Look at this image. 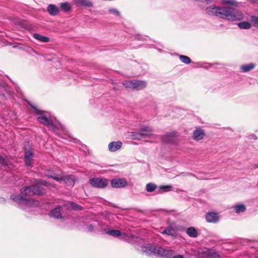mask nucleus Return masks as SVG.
Here are the masks:
<instances>
[{
    "instance_id": "nucleus-1",
    "label": "nucleus",
    "mask_w": 258,
    "mask_h": 258,
    "mask_svg": "<svg viewBox=\"0 0 258 258\" xmlns=\"http://www.w3.org/2000/svg\"><path fill=\"white\" fill-rule=\"evenodd\" d=\"M39 185L49 187L51 184L44 180H39L37 181L35 185L27 186L21 191L20 195H12L11 199L15 202H23L25 205L30 206L31 200L30 198L34 195H41L43 192L40 189Z\"/></svg>"
},
{
    "instance_id": "nucleus-2",
    "label": "nucleus",
    "mask_w": 258,
    "mask_h": 258,
    "mask_svg": "<svg viewBox=\"0 0 258 258\" xmlns=\"http://www.w3.org/2000/svg\"><path fill=\"white\" fill-rule=\"evenodd\" d=\"M238 3L234 0H227V20L231 21L241 20L243 19L242 14L236 9Z\"/></svg>"
},
{
    "instance_id": "nucleus-3",
    "label": "nucleus",
    "mask_w": 258,
    "mask_h": 258,
    "mask_svg": "<svg viewBox=\"0 0 258 258\" xmlns=\"http://www.w3.org/2000/svg\"><path fill=\"white\" fill-rule=\"evenodd\" d=\"M36 113L37 114H40V116L37 118L39 122L43 124L44 125L49 126L50 129H51L56 134H58V131H59L60 128H61L62 130L63 129L61 125H60L59 126H58L54 124L51 119L48 118L46 114L44 112L37 110L36 111Z\"/></svg>"
},
{
    "instance_id": "nucleus-4",
    "label": "nucleus",
    "mask_w": 258,
    "mask_h": 258,
    "mask_svg": "<svg viewBox=\"0 0 258 258\" xmlns=\"http://www.w3.org/2000/svg\"><path fill=\"white\" fill-rule=\"evenodd\" d=\"M143 251L147 254H151L158 255L161 256H167L172 254V251L169 249H165L161 247H154L153 246L148 245L144 247Z\"/></svg>"
},
{
    "instance_id": "nucleus-5",
    "label": "nucleus",
    "mask_w": 258,
    "mask_h": 258,
    "mask_svg": "<svg viewBox=\"0 0 258 258\" xmlns=\"http://www.w3.org/2000/svg\"><path fill=\"white\" fill-rule=\"evenodd\" d=\"M153 131L151 127L145 126L142 127L139 132L133 133L132 137L134 139L140 140L151 136Z\"/></svg>"
},
{
    "instance_id": "nucleus-6",
    "label": "nucleus",
    "mask_w": 258,
    "mask_h": 258,
    "mask_svg": "<svg viewBox=\"0 0 258 258\" xmlns=\"http://www.w3.org/2000/svg\"><path fill=\"white\" fill-rule=\"evenodd\" d=\"M90 183L95 187L104 188L108 185V181L103 178H92L90 179Z\"/></svg>"
},
{
    "instance_id": "nucleus-7",
    "label": "nucleus",
    "mask_w": 258,
    "mask_h": 258,
    "mask_svg": "<svg viewBox=\"0 0 258 258\" xmlns=\"http://www.w3.org/2000/svg\"><path fill=\"white\" fill-rule=\"evenodd\" d=\"M48 178H52L57 181H63L66 183L71 184L74 183V179L72 175H58L53 176L51 175H46Z\"/></svg>"
},
{
    "instance_id": "nucleus-8",
    "label": "nucleus",
    "mask_w": 258,
    "mask_h": 258,
    "mask_svg": "<svg viewBox=\"0 0 258 258\" xmlns=\"http://www.w3.org/2000/svg\"><path fill=\"white\" fill-rule=\"evenodd\" d=\"M111 185L115 188L124 187L127 185V182L124 178L113 179L111 181Z\"/></svg>"
},
{
    "instance_id": "nucleus-9",
    "label": "nucleus",
    "mask_w": 258,
    "mask_h": 258,
    "mask_svg": "<svg viewBox=\"0 0 258 258\" xmlns=\"http://www.w3.org/2000/svg\"><path fill=\"white\" fill-rule=\"evenodd\" d=\"M205 217L206 221L209 223H217L220 219L219 214L214 212H208Z\"/></svg>"
},
{
    "instance_id": "nucleus-10",
    "label": "nucleus",
    "mask_w": 258,
    "mask_h": 258,
    "mask_svg": "<svg viewBox=\"0 0 258 258\" xmlns=\"http://www.w3.org/2000/svg\"><path fill=\"white\" fill-rule=\"evenodd\" d=\"M122 143L120 141H113L110 142L108 146V149L110 152H115L119 150L122 146Z\"/></svg>"
},
{
    "instance_id": "nucleus-11",
    "label": "nucleus",
    "mask_w": 258,
    "mask_h": 258,
    "mask_svg": "<svg viewBox=\"0 0 258 258\" xmlns=\"http://www.w3.org/2000/svg\"><path fill=\"white\" fill-rule=\"evenodd\" d=\"M74 2L78 7H93V3L90 0H74Z\"/></svg>"
},
{
    "instance_id": "nucleus-12",
    "label": "nucleus",
    "mask_w": 258,
    "mask_h": 258,
    "mask_svg": "<svg viewBox=\"0 0 258 258\" xmlns=\"http://www.w3.org/2000/svg\"><path fill=\"white\" fill-rule=\"evenodd\" d=\"M133 89L140 90L143 89L146 87V83L144 81L133 80Z\"/></svg>"
},
{
    "instance_id": "nucleus-13",
    "label": "nucleus",
    "mask_w": 258,
    "mask_h": 258,
    "mask_svg": "<svg viewBox=\"0 0 258 258\" xmlns=\"http://www.w3.org/2000/svg\"><path fill=\"white\" fill-rule=\"evenodd\" d=\"M160 232L163 234H166L167 235H170L172 237H176L177 235V233L176 230L172 227V226L170 225L164 229L162 231H160Z\"/></svg>"
},
{
    "instance_id": "nucleus-14",
    "label": "nucleus",
    "mask_w": 258,
    "mask_h": 258,
    "mask_svg": "<svg viewBox=\"0 0 258 258\" xmlns=\"http://www.w3.org/2000/svg\"><path fill=\"white\" fill-rule=\"evenodd\" d=\"M205 136L204 131L201 128H197L193 133V139L196 141H199L203 139Z\"/></svg>"
},
{
    "instance_id": "nucleus-15",
    "label": "nucleus",
    "mask_w": 258,
    "mask_h": 258,
    "mask_svg": "<svg viewBox=\"0 0 258 258\" xmlns=\"http://www.w3.org/2000/svg\"><path fill=\"white\" fill-rule=\"evenodd\" d=\"M47 11L50 15L55 16L59 13V10L54 5L50 4L48 6Z\"/></svg>"
},
{
    "instance_id": "nucleus-16",
    "label": "nucleus",
    "mask_w": 258,
    "mask_h": 258,
    "mask_svg": "<svg viewBox=\"0 0 258 258\" xmlns=\"http://www.w3.org/2000/svg\"><path fill=\"white\" fill-rule=\"evenodd\" d=\"M175 134L173 133H169L164 135L162 140L164 143H171L174 139Z\"/></svg>"
},
{
    "instance_id": "nucleus-17",
    "label": "nucleus",
    "mask_w": 258,
    "mask_h": 258,
    "mask_svg": "<svg viewBox=\"0 0 258 258\" xmlns=\"http://www.w3.org/2000/svg\"><path fill=\"white\" fill-rule=\"evenodd\" d=\"M33 157L32 152L30 150L27 151L25 152V164L27 166H31V160Z\"/></svg>"
},
{
    "instance_id": "nucleus-18",
    "label": "nucleus",
    "mask_w": 258,
    "mask_h": 258,
    "mask_svg": "<svg viewBox=\"0 0 258 258\" xmlns=\"http://www.w3.org/2000/svg\"><path fill=\"white\" fill-rule=\"evenodd\" d=\"M255 64L250 63L241 66L240 67V69L241 72L243 73H246L253 70L255 68Z\"/></svg>"
},
{
    "instance_id": "nucleus-19",
    "label": "nucleus",
    "mask_w": 258,
    "mask_h": 258,
    "mask_svg": "<svg viewBox=\"0 0 258 258\" xmlns=\"http://www.w3.org/2000/svg\"><path fill=\"white\" fill-rule=\"evenodd\" d=\"M49 216L56 219L61 218L60 208L58 207L52 210L50 212Z\"/></svg>"
},
{
    "instance_id": "nucleus-20",
    "label": "nucleus",
    "mask_w": 258,
    "mask_h": 258,
    "mask_svg": "<svg viewBox=\"0 0 258 258\" xmlns=\"http://www.w3.org/2000/svg\"><path fill=\"white\" fill-rule=\"evenodd\" d=\"M215 16L219 17L221 18H226V8L224 7H217L216 14Z\"/></svg>"
},
{
    "instance_id": "nucleus-21",
    "label": "nucleus",
    "mask_w": 258,
    "mask_h": 258,
    "mask_svg": "<svg viewBox=\"0 0 258 258\" xmlns=\"http://www.w3.org/2000/svg\"><path fill=\"white\" fill-rule=\"evenodd\" d=\"M217 7H215L214 5H212L210 7H207L205 11L207 14L210 16H215L216 14Z\"/></svg>"
},
{
    "instance_id": "nucleus-22",
    "label": "nucleus",
    "mask_w": 258,
    "mask_h": 258,
    "mask_svg": "<svg viewBox=\"0 0 258 258\" xmlns=\"http://www.w3.org/2000/svg\"><path fill=\"white\" fill-rule=\"evenodd\" d=\"M186 233L191 237H197L198 236V232L197 230L193 227H190L187 228Z\"/></svg>"
},
{
    "instance_id": "nucleus-23",
    "label": "nucleus",
    "mask_w": 258,
    "mask_h": 258,
    "mask_svg": "<svg viewBox=\"0 0 258 258\" xmlns=\"http://www.w3.org/2000/svg\"><path fill=\"white\" fill-rule=\"evenodd\" d=\"M33 37L41 42H47L49 40V38L46 36H42L37 33H35L33 34Z\"/></svg>"
},
{
    "instance_id": "nucleus-24",
    "label": "nucleus",
    "mask_w": 258,
    "mask_h": 258,
    "mask_svg": "<svg viewBox=\"0 0 258 258\" xmlns=\"http://www.w3.org/2000/svg\"><path fill=\"white\" fill-rule=\"evenodd\" d=\"M238 26L242 29H249L251 28L252 25L248 22L243 21L239 23Z\"/></svg>"
},
{
    "instance_id": "nucleus-25",
    "label": "nucleus",
    "mask_w": 258,
    "mask_h": 258,
    "mask_svg": "<svg viewBox=\"0 0 258 258\" xmlns=\"http://www.w3.org/2000/svg\"><path fill=\"white\" fill-rule=\"evenodd\" d=\"M171 186L170 185H162L159 187L158 191V194H162L164 192L168 191L170 190Z\"/></svg>"
},
{
    "instance_id": "nucleus-26",
    "label": "nucleus",
    "mask_w": 258,
    "mask_h": 258,
    "mask_svg": "<svg viewBox=\"0 0 258 258\" xmlns=\"http://www.w3.org/2000/svg\"><path fill=\"white\" fill-rule=\"evenodd\" d=\"M60 7L62 10L65 12H68L71 10V6L68 3H61L60 4Z\"/></svg>"
},
{
    "instance_id": "nucleus-27",
    "label": "nucleus",
    "mask_w": 258,
    "mask_h": 258,
    "mask_svg": "<svg viewBox=\"0 0 258 258\" xmlns=\"http://www.w3.org/2000/svg\"><path fill=\"white\" fill-rule=\"evenodd\" d=\"M157 188L156 185L152 183H149L146 185V189L148 192H151Z\"/></svg>"
},
{
    "instance_id": "nucleus-28",
    "label": "nucleus",
    "mask_w": 258,
    "mask_h": 258,
    "mask_svg": "<svg viewBox=\"0 0 258 258\" xmlns=\"http://www.w3.org/2000/svg\"><path fill=\"white\" fill-rule=\"evenodd\" d=\"M207 253L210 257L216 258L219 256V254L214 249H208Z\"/></svg>"
},
{
    "instance_id": "nucleus-29",
    "label": "nucleus",
    "mask_w": 258,
    "mask_h": 258,
    "mask_svg": "<svg viewBox=\"0 0 258 258\" xmlns=\"http://www.w3.org/2000/svg\"><path fill=\"white\" fill-rule=\"evenodd\" d=\"M106 233L114 237H118L121 235V232L118 230H111L106 232Z\"/></svg>"
},
{
    "instance_id": "nucleus-30",
    "label": "nucleus",
    "mask_w": 258,
    "mask_h": 258,
    "mask_svg": "<svg viewBox=\"0 0 258 258\" xmlns=\"http://www.w3.org/2000/svg\"><path fill=\"white\" fill-rule=\"evenodd\" d=\"M234 208L236 213H237L243 212L245 211L246 209L245 206L243 204L236 205Z\"/></svg>"
},
{
    "instance_id": "nucleus-31",
    "label": "nucleus",
    "mask_w": 258,
    "mask_h": 258,
    "mask_svg": "<svg viewBox=\"0 0 258 258\" xmlns=\"http://www.w3.org/2000/svg\"><path fill=\"white\" fill-rule=\"evenodd\" d=\"M122 85L124 87H125L126 88H130L133 89V80H126L122 82Z\"/></svg>"
},
{
    "instance_id": "nucleus-32",
    "label": "nucleus",
    "mask_w": 258,
    "mask_h": 258,
    "mask_svg": "<svg viewBox=\"0 0 258 258\" xmlns=\"http://www.w3.org/2000/svg\"><path fill=\"white\" fill-rule=\"evenodd\" d=\"M179 58L181 62L185 64H189L191 62L190 58L185 55H181L179 56Z\"/></svg>"
},
{
    "instance_id": "nucleus-33",
    "label": "nucleus",
    "mask_w": 258,
    "mask_h": 258,
    "mask_svg": "<svg viewBox=\"0 0 258 258\" xmlns=\"http://www.w3.org/2000/svg\"><path fill=\"white\" fill-rule=\"evenodd\" d=\"M250 20L254 27H258V17L252 16L250 17Z\"/></svg>"
},
{
    "instance_id": "nucleus-34",
    "label": "nucleus",
    "mask_w": 258,
    "mask_h": 258,
    "mask_svg": "<svg viewBox=\"0 0 258 258\" xmlns=\"http://www.w3.org/2000/svg\"><path fill=\"white\" fill-rule=\"evenodd\" d=\"M70 204V206L69 207L72 209H74V210L82 209V208L80 205H79L75 203L71 202Z\"/></svg>"
},
{
    "instance_id": "nucleus-35",
    "label": "nucleus",
    "mask_w": 258,
    "mask_h": 258,
    "mask_svg": "<svg viewBox=\"0 0 258 258\" xmlns=\"http://www.w3.org/2000/svg\"><path fill=\"white\" fill-rule=\"evenodd\" d=\"M220 66L219 63H210L208 65V67H207V68H213L214 69L218 68V66Z\"/></svg>"
},
{
    "instance_id": "nucleus-36",
    "label": "nucleus",
    "mask_w": 258,
    "mask_h": 258,
    "mask_svg": "<svg viewBox=\"0 0 258 258\" xmlns=\"http://www.w3.org/2000/svg\"><path fill=\"white\" fill-rule=\"evenodd\" d=\"M109 11L111 13H112L113 14H115L117 16L119 15V12L115 9H109Z\"/></svg>"
},
{
    "instance_id": "nucleus-37",
    "label": "nucleus",
    "mask_w": 258,
    "mask_h": 258,
    "mask_svg": "<svg viewBox=\"0 0 258 258\" xmlns=\"http://www.w3.org/2000/svg\"><path fill=\"white\" fill-rule=\"evenodd\" d=\"M0 164H6V158L0 156Z\"/></svg>"
},
{
    "instance_id": "nucleus-38",
    "label": "nucleus",
    "mask_w": 258,
    "mask_h": 258,
    "mask_svg": "<svg viewBox=\"0 0 258 258\" xmlns=\"http://www.w3.org/2000/svg\"><path fill=\"white\" fill-rule=\"evenodd\" d=\"M88 229L89 231H92L93 230V226L92 225H90L88 227Z\"/></svg>"
},
{
    "instance_id": "nucleus-39",
    "label": "nucleus",
    "mask_w": 258,
    "mask_h": 258,
    "mask_svg": "<svg viewBox=\"0 0 258 258\" xmlns=\"http://www.w3.org/2000/svg\"><path fill=\"white\" fill-rule=\"evenodd\" d=\"M173 258H183V257L181 255H177L174 256Z\"/></svg>"
},
{
    "instance_id": "nucleus-40",
    "label": "nucleus",
    "mask_w": 258,
    "mask_h": 258,
    "mask_svg": "<svg viewBox=\"0 0 258 258\" xmlns=\"http://www.w3.org/2000/svg\"><path fill=\"white\" fill-rule=\"evenodd\" d=\"M205 1H206V3H208L209 2H210L211 1V0H205ZM222 2H223V4L226 3V1L225 0H222Z\"/></svg>"
},
{
    "instance_id": "nucleus-41",
    "label": "nucleus",
    "mask_w": 258,
    "mask_h": 258,
    "mask_svg": "<svg viewBox=\"0 0 258 258\" xmlns=\"http://www.w3.org/2000/svg\"><path fill=\"white\" fill-rule=\"evenodd\" d=\"M4 89V88L3 86L0 85V90H3ZM2 95V94L0 93V96Z\"/></svg>"
},
{
    "instance_id": "nucleus-42",
    "label": "nucleus",
    "mask_w": 258,
    "mask_h": 258,
    "mask_svg": "<svg viewBox=\"0 0 258 258\" xmlns=\"http://www.w3.org/2000/svg\"><path fill=\"white\" fill-rule=\"evenodd\" d=\"M254 167H256V168H258V164L255 165Z\"/></svg>"
}]
</instances>
